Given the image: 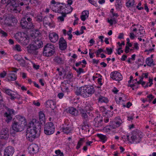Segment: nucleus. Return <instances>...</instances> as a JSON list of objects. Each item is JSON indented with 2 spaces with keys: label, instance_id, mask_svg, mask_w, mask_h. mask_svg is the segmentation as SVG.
<instances>
[{
  "label": "nucleus",
  "instance_id": "nucleus-1",
  "mask_svg": "<svg viewBox=\"0 0 156 156\" xmlns=\"http://www.w3.org/2000/svg\"><path fill=\"white\" fill-rule=\"evenodd\" d=\"M28 127L26 131V137L28 140L31 142L39 136L41 126L40 123L36 119H33L28 124Z\"/></svg>",
  "mask_w": 156,
  "mask_h": 156
},
{
  "label": "nucleus",
  "instance_id": "nucleus-2",
  "mask_svg": "<svg viewBox=\"0 0 156 156\" xmlns=\"http://www.w3.org/2000/svg\"><path fill=\"white\" fill-rule=\"evenodd\" d=\"M26 123L25 118L21 115H16L13 118L11 127L12 129L16 132L22 131Z\"/></svg>",
  "mask_w": 156,
  "mask_h": 156
},
{
  "label": "nucleus",
  "instance_id": "nucleus-3",
  "mask_svg": "<svg viewBox=\"0 0 156 156\" xmlns=\"http://www.w3.org/2000/svg\"><path fill=\"white\" fill-rule=\"evenodd\" d=\"M95 90L93 87L89 85L82 86L77 89L75 91L77 96L80 95L84 98L90 97L94 93Z\"/></svg>",
  "mask_w": 156,
  "mask_h": 156
},
{
  "label": "nucleus",
  "instance_id": "nucleus-4",
  "mask_svg": "<svg viewBox=\"0 0 156 156\" xmlns=\"http://www.w3.org/2000/svg\"><path fill=\"white\" fill-rule=\"evenodd\" d=\"M55 53L54 46L51 43L47 44L44 47L43 55L46 57H50Z\"/></svg>",
  "mask_w": 156,
  "mask_h": 156
},
{
  "label": "nucleus",
  "instance_id": "nucleus-5",
  "mask_svg": "<svg viewBox=\"0 0 156 156\" xmlns=\"http://www.w3.org/2000/svg\"><path fill=\"white\" fill-rule=\"evenodd\" d=\"M32 19L30 17H25L21 20L20 24L23 29H32L34 27L31 22Z\"/></svg>",
  "mask_w": 156,
  "mask_h": 156
},
{
  "label": "nucleus",
  "instance_id": "nucleus-6",
  "mask_svg": "<svg viewBox=\"0 0 156 156\" xmlns=\"http://www.w3.org/2000/svg\"><path fill=\"white\" fill-rule=\"evenodd\" d=\"M55 131L54 125L52 122H48L45 125L44 132L46 135H50L54 133Z\"/></svg>",
  "mask_w": 156,
  "mask_h": 156
},
{
  "label": "nucleus",
  "instance_id": "nucleus-7",
  "mask_svg": "<svg viewBox=\"0 0 156 156\" xmlns=\"http://www.w3.org/2000/svg\"><path fill=\"white\" fill-rule=\"evenodd\" d=\"M6 109L7 112L4 113V115L6 118V121L8 123L12 120V116L15 115V111L13 109L7 107H6Z\"/></svg>",
  "mask_w": 156,
  "mask_h": 156
},
{
  "label": "nucleus",
  "instance_id": "nucleus-8",
  "mask_svg": "<svg viewBox=\"0 0 156 156\" xmlns=\"http://www.w3.org/2000/svg\"><path fill=\"white\" fill-rule=\"evenodd\" d=\"M103 123L102 117L100 115L97 116L94 119V125L95 127L102 128V126H104Z\"/></svg>",
  "mask_w": 156,
  "mask_h": 156
},
{
  "label": "nucleus",
  "instance_id": "nucleus-9",
  "mask_svg": "<svg viewBox=\"0 0 156 156\" xmlns=\"http://www.w3.org/2000/svg\"><path fill=\"white\" fill-rule=\"evenodd\" d=\"M38 49L37 46L33 44H29L27 47V52L30 54L35 55L38 54V52L37 50Z\"/></svg>",
  "mask_w": 156,
  "mask_h": 156
},
{
  "label": "nucleus",
  "instance_id": "nucleus-10",
  "mask_svg": "<svg viewBox=\"0 0 156 156\" xmlns=\"http://www.w3.org/2000/svg\"><path fill=\"white\" fill-rule=\"evenodd\" d=\"M110 77L113 80L116 81L121 80L122 79L121 74L116 71L112 72L110 74Z\"/></svg>",
  "mask_w": 156,
  "mask_h": 156
},
{
  "label": "nucleus",
  "instance_id": "nucleus-11",
  "mask_svg": "<svg viewBox=\"0 0 156 156\" xmlns=\"http://www.w3.org/2000/svg\"><path fill=\"white\" fill-rule=\"evenodd\" d=\"M141 140V138L140 137L138 134L133 133L131 136L129 142L131 144L137 143H139Z\"/></svg>",
  "mask_w": 156,
  "mask_h": 156
},
{
  "label": "nucleus",
  "instance_id": "nucleus-12",
  "mask_svg": "<svg viewBox=\"0 0 156 156\" xmlns=\"http://www.w3.org/2000/svg\"><path fill=\"white\" fill-rule=\"evenodd\" d=\"M0 137L2 139H7L9 136V129L6 127L3 128L1 130Z\"/></svg>",
  "mask_w": 156,
  "mask_h": 156
},
{
  "label": "nucleus",
  "instance_id": "nucleus-13",
  "mask_svg": "<svg viewBox=\"0 0 156 156\" xmlns=\"http://www.w3.org/2000/svg\"><path fill=\"white\" fill-rule=\"evenodd\" d=\"M3 91L4 92L11 97L10 98L12 100H14L17 98L18 94L14 92V93H12L13 91L9 89L5 88L3 89Z\"/></svg>",
  "mask_w": 156,
  "mask_h": 156
},
{
  "label": "nucleus",
  "instance_id": "nucleus-14",
  "mask_svg": "<svg viewBox=\"0 0 156 156\" xmlns=\"http://www.w3.org/2000/svg\"><path fill=\"white\" fill-rule=\"evenodd\" d=\"M14 152V149L12 146H8L4 150L5 156H12Z\"/></svg>",
  "mask_w": 156,
  "mask_h": 156
},
{
  "label": "nucleus",
  "instance_id": "nucleus-15",
  "mask_svg": "<svg viewBox=\"0 0 156 156\" xmlns=\"http://www.w3.org/2000/svg\"><path fill=\"white\" fill-rule=\"evenodd\" d=\"M59 47L62 50H64L67 48V43L66 41L64 39L63 37H61L59 41Z\"/></svg>",
  "mask_w": 156,
  "mask_h": 156
},
{
  "label": "nucleus",
  "instance_id": "nucleus-16",
  "mask_svg": "<svg viewBox=\"0 0 156 156\" xmlns=\"http://www.w3.org/2000/svg\"><path fill=\"white\" fill-rule=\"evenodd\" d=\"M28 150L30 152L33 153H36L39 150L38 146L35 144H33L30 145L28 147Z\"/></svg>",
  "mask_w": 156,
  "mask_h": 156
},
{
  "label": "nucleus",
  "instance_id": "nucleus-17",
  "mask_svg": "<svg viewBox=\"0 0 156 156\" xmlns=\"http://www.w3.org/2000/svg\"><path fill=\"white\" fill-rule=\"evenodd\" d=\"M62 4L63 5H60V3L58 2L57 4L56 5L57 7V12L61 14H65L66 5L63 3Z\"/></svg>",
  "mask_w": 156,
  "mask_h": 156
},
{
  "label": "nucleus",
  "instance_id": "nucleus-18",
  "mask_svg": "<svg viewBox=\"0 0 156 156\" xmlns=\"http://www.w3.org/2000/svg\"><path fill=\"white\" fill-rule=\"evenodd\" d=\"M69 80L64 81L62 83L61 88L62 91L67 92L69 90V87H70V84L68 83Z\"/></svg>",
  "mask_w": 156,
  "mask_h": 156
},
{
  "label": "nucleus",
  "instance_id": "nucleus-19",
  "mask_svg": "<svg viewBox=\"0 0 156 156\" xmlns=\"http://www.w3.org/2000/svg\"><path fill=\"white\" fill-rule=\"evenodd\" d=\"M49 37L50 40L52 42L55 43L56 42L58 39V35L55 32L50 33Z\"/></svg>",
  "mask_w": 156,
  "mask_h": 156
},
{
  "label": "nucleus",
  "instance_id": "nucleus-20",
  "mask_svg": "<svg viewBox=\"0 0 156 156\" xmlns=\"http://www.w3.org/2000/svg\"><path fill=\"white\" fill-rule=\"evenodd\" d=\"M19 5L21 6L25 5V7L26 10L29 11V9H30L31 4L30 0H23L22 2L19 3Z\"/></svg>",
  "mask_w": 156,
  "mask_h": 156
},
{
  "label": "nucleus",
  "instance_id": "nucleus-21",
  "mask_svg": "<svg viewBox=\"0 0 156 156\" xmlns=\"http://www.w3.org/2000/svg\"><path fill=\"white\" fill-rule=\"evenodd\" d=\"M61 130L65 133L68 134L71 131V126L70 125H64L61 128Z\"/></svg>",
  "mask_w": 156,
  "mask_h": 156
},
{
  "label": "nucleus",
  "instance_id": "nucleus-22",
  "mask_svg": "<svg viewBox=\"0 0 156 156\" xmlns=\"http://www.w3.org/2000/svg\"><path fill=\"white\" fill-rule=\"evenodd\" d=\"M47 107H50L52 110H54L56 107V103L52 100H48L46 102Z\"/></svg>",
  "mask_w": 156,
  "mask_h": 156
},
{
  "label": "nucleus",
  "instance_id": "nucleus-23",
  "mask_svg": "<svg viewBox=\"0 0 156 156\" xmlns=\"http://www.w3.org/2000/svg\"><path fill=\"white\" fill-rule=\"evenodd\" d=\"M33 44L37 46L38 48L42 47L43 44L42 41L40 39H39V37H36V39H34V41Z\"/></svg>",
  "mask_w": 156,
  "mask_h": 156
},
{
  "label": "nucleus",
  "instance_id": "nucleus-24",
  "mask_svg": "<svg viewBox=\"0 0 156 156\" xmlns=\"http://www.w3.org/2000/svg\"><path fill=\"white\" fill-rule=\"evenodd\" d=\"M80 112L81 117L83 119H88V116L87 114H89L90 112L86 111L83 109H81L80 110Z\"/></svg>",
  "mask_w": 156,
  "mask_h": 156
},
{
  "label": "nucleus",
  "instance_id": "nucleus-25",
  "mask_svg": "<svg viewBox=\"0 0 156 156\" xmlns=\"http://www.w3.org/2000/svg\"><path fill=\"white\" fill-rule=\"evenodd\" d=\"M53 61L59 65L63 64L64 63V59L59 56L55 57L53 59Z\"/></svg>",
  "mask_w": 156,
  "mask_h": 156
},
{
  "label": "nucleus",
  "instance_id": "nucleus-26",
  "mask_svg": "<svg viewBox=\"0 0 156 156\" xmlns=\"http://www.w3.org/2000/svg\"><path fill=\"white\" fill-rule=\"evenodd\" d=\"M27 36L24 33H20V35L19 34L18 38L20 39L19 41L21 42L23 41H25L26 43V41H27Z\"/></svg>",
  "mask_w": 156,
  "mask_h": 156
},
{
  "label": "nucleus",
  "instance_id": "nucleus-27",
  "mask_svg": "<svg viewBox=\"0 0 156 156\" xmlns=\"http://www.w3.org/2000/svg\"><path fill=\"white\" fill-rule=\"evenodd\" d=\"M68 112L70 114L75 116H77L78 115V111L74 107L69 108Z\"/></svg>",
  "mask_w": 156,
  "mask_h": 156
},
{
  "label": "nucleus",
  "instance_id": "nucleus-28",
  "mask_svg": "<svg viewBox=\"0 0 156 156\" xmlns=\"http://www.w3.org/2000/svg\"><path fill=\"white\" fill-rule=\"evenodd\" d=\"M39 115L40 122H39L40 123V125H41V124L43 122H44L45 121V115L41 111L39 113Z\"/></svg>",
  "mask_w": 156,
  "mask_h": 156
},
{
  "label": "nucleus",
  "instance_id": "nucleus-29",
  "mask_svg": "<svg viewBox=\"0 0 156 156\" xmlns=\"http://www.w3.org/2000/svg\"><path fill=\"white\" fill-rule=\"evenodd\" d=\"M8 81H14L17 79L16 76L14 73H9L7 75Z\"/></svg>",
  "mask_w": 156,
  "mask_h": 156
},
{
  "label": "nucleus",
  "instance_id": "nucleus-30",
  "mask_svg": "<svg viewBox=\"0 0 156 156\" xmlns=\"http://www.w3.org/2000/svg\"><path fill=\"white\" fill-rule=\"evenodd\" d=\"M9 4H10V6L13 7H17L19 5V4L17 3V0H9Z\"/></svg>",
  "mask_w": 156,
  "mask_h": 156
},
{
  "label": "nucleus",
  "instance_id": "nucleus-31",
  "mask_svg": "<svg viewBox=\"0 0 156 156\" xmlns=\"http://www.w3.org/2000/svg\"><path fill=\"white\" fill-rule=\"evenodd\" d=\"M121 124V123L119 122H114V123L113 124V125H110L109 127L110 128H108V129L109 130H111L112 129H114L116 128L117 127H118Z\"/></svg>",
  "mask_w": 156,
  "mask_h": 156
},
{
  "label": "nucleus",
  "instance_id": "nucleus-32",
  "mask_svg": "<svg viewBox=\"0 0 156 156\" xmlns=\"http://www.w3.org/2000/svg\"><path fill=\"white\" fill-rule=\"evenodd\" d=\"M88 119H83V124L82 127V129H85V128H89V126L88 124Z\"/></svg>",
  "mask_w": 156,
  "mask_h": 156
},
{
  "label": "nucleus",
  "instance_id": "nucleus-33",
  "mask_svg": "<svg viewBox=\"0 0 156 156\" xmlns=\"http://www.w3.org/2000/svg\"><path fill=\"white\" fill-rule=\"evenodd\" d=\"M146 62L148 66H154L155 65L154 63H153V59L150 58H147L146 59Z\"/></svg>",
  "mask_w": 156,
  "mask_h": 156
},
{
  "label": "nucleus",
  "instance_id": "nucleus-34",
  "mask_svg": "<svg viewBox=\"0 0 156 156\" xmlns=\"http://www.w3.org/2000/svg\"><path fill=\"white\" fill-rule=\"evenodd\" d=\"M98 100V101L101 103L104 102L107 103L108 101L107 98L102 96H100Z\"/></svg>",
  "mask_w": 156,
  "mask_h": 156
},
{
  "label": "nucleus",
  "instance_id": "nucleus-35",
  "mask_svg": "<svg viewBox=\"0 0 156 156\" xmlns=\"http://www.w3.org/2000/svg\"><path fill=\"white\" fill-rule=\"evenodd\" d=\"M73 77V75L72 73L68 72L66 73L64 76L63 78L66 79H70Z\"/></svg>",
  "mask_w": 156,
  "mask_h": 156
},
{
  "label": "nucleus",
  "instance_id": "nucleus-36",
  "mask_svg": "<svg viewBox=\"0 0 156 156\" xmlns=\"http://www.w3.org/2000/svg\"><path fill=\"white\" fill-rule=\"evenodd\" d=\"M134 0H129V1L126 3V5L127 7H134Z\"/></svg>",
  "mask_w": 156,
  "mask_h": 156
},
{
  "label": "nucleus",
  "instance_id": "nucleus-37",
  "mask_svg": "<svg viewBox=\"0 0 156 156\" xmlns=\"http://www.w3.org/2000/svg\"><path fill=\"white\" fill-rule=\"evenodd\" d=\"M93 108L91 105L89 104H86L85 107V110L88 112L91 111L93 110Z\"/></svg>",
  "mask_w": 156,
  "mask_h": 156
},
{
  "label": "nucleus",
  "instance_id": "nucleus-38",
  "mask_svg": "<svg viewBox=\"0 0 156 156\" xmlns=\"http://www.w3.org/2000/svg\"><path fill=\"white\" fill-rule=\"evenodd\" d=\"M84 138H80V140L78 142L77 146L76 147V149H79L80 146L83 144V143L84 142Z\"/></svg>",
  "mask_w": 156,
  "mask_h": 156
},
{
  "label": "nucleus",
  "instance_id": "nucleus-39",
  "mask_svg": "<svg viewBox=\"0 0 156 156\" xmlns=\"http://www.w3.org/2000/svg\"><path fill=\"white\" fill-rule=\"evenodd\" d=\"M97 135L101 140H103V142H105L106 140V136H105L101 134H98Z\"/></svg>",
  "mask_w": 156,
  "mask_h": 156
},
{
  "label": "nucleus",
  "instance_id": "nucleus-40",
  "mask_svg": "<svg viewBox=\"0 0 156 156\" xmlns=\"http://www.w3.org/2000/svg\"><path fill=\"white\" fill-rule=\"evenodd\" d=\"M115 5L117 9H120L122 7L120 0H116Z\"/></svg>",
  "mask_w": 156,
  "mask_h": 156
},
{
  "label": "nucleus",
  "instance_id": "nucleus-41",
  "mask_svg": "<svg viewBox=\"0 0 156 156\" xmlns=\"http://www.w3.org/2000/svg\"><path fill=\"white\" fill-rule=\"evenodd\" d=\"M65 11V14L66 15L67 14L70 13L73 11V8L71 6H69L68 8H66Z\"/></svg>",
  "mask_w": 156,
  "mask_h": 156
},
{
  "label": "nucleus",
  "instance_id": "nucleus-42",
  "mask_svg": "<svg viewBox=\"0 0 156 156\" xmlns=\"http://www.w3.org/2000/svg\"><path fill=\"white\" fill-rule=\"evenodd\" d=\"M32 34V36L33 37L34 36V38H35L34 39H36V37H38V36L41 35V33L38 31H36V32L34 33H33Z\"/></svg>",
  "mask_w": 156,
  "mask_h": 156
},
{
  "label": "nucleus",
  "instance_id": "nucleus-43",
  "mask_svg": "<svg viewBox=\"0 0 156 156\" xmlns=\"http://www.w3.org/2000/svg\"><path fill=\"white\" fill-rule=\"evenodd\" d=\"M0 34L1 35V36L3 37H6L8 35L7 33L2 30L0 29Z\"/></svg>",
  "mask_w": 156,
  "mask_h": 156
},
{
  "label": "nucleus",
  "instance_id": "nucleus-44",
  "mask_svg": "<svg viewBox=\"0 0 156 156\" xmlns=\"http://www.w3.org/2000/svg\"><path fill=\"white\" fill-rule=\"evenodd\" d=\"M18 62L20 63V65L22 66H24L26 65L25 60L22 58L19 59V61Z\"/></svg>",
  "mask_w": 156,
  "mask_h": 156
},
{
  "label": "nucleus",
  "instance_id": "nucleus-45",
  "mask_svg": "<svg viewBox=\"0 0 156 156\" xmlns=\"http://www.w3.org/2000/svg\"><path fill=\"white\" fill-rule=\"evenodd\" d=\"M122 138L123 139V141L125 142L127 140V141H129L130 140L129 137L128 135H126V136L124 135L122 136Z\"/></svg>",
  "mask_w": 156,
  "mask_h": 156
},
{
  "label": "nucleus",
  "instance_id": "nucleus-46",
  "mask_svg": "<svg viewBox=\"0 0 156 156\" xmlns=\"http://www.w3.org/2000/svg\"><path fill=\"white\" fill-rule=\"evenodd\" d=\"M62 15L61 16H59L58 17V19L60 20L61 21H63L64 20V17L66 16V15L65 14H62Z\"/></svg>",
  "mask_w": 156,
  "mask_h": 156
},
{
  "label": "nucleus",
  "instance_id": "nucleus-47",
  "mask_svg": "<svg viewBox=\"0 0 156 156\" xmlns=\"http://www.w3.org/2000/svg\"><path fill=\"white\" fill-rule=\"evenodd\" d=\"M17 7H12L11 8V10H12V11L16 13H17L18 12H19L20 11L19 10L17 9Z\"/></svg>",
  "mask_w": 156,
  "mask_h": 156
},
{
  "label": "nucleus",
  "instance_id": "nucleus-48",
  "mask_svg": "<svg viewBox=\"0 0 156 156\" xmlns=\"http://www.w3.org/2000/svg\"><path fill=\"white\" fill-rule=\"evenodd\" d=\"M106 49L107 51L108 55H111L112 52V48L109 49L108 48H106Z\"/></svg>",
  "mask_w": 156,
  "mask_h": 156
},
{
  "label": "nucleus",
  "instance_id": "nucleus-49",
  "mask_svg": "<svg viewBox=\"0 0 156 156\" xmlns=\"http://www.w3.org/2000/svg\"><path fill=\"white\" fill-rule=\"evenodd\" d=\"M15 49L18 51H21L20 46L19 45L16 44L15 45Z\"/></svg>",
  "mask_w": 156,
  "mask_h": 156
},
{
  "label": "nucleus",
  "instance_id": "nucleus-50",
  "mask_svg": "<svg viewBox=\"0 0 156 156\" xmlns=\"http://www.w3.org/2000/svg\"><path fill=\"white\" fill-rule=\"evenodd\" d=\"M77 75H80L82 73H83L84 71L83 69L82 68H79V69H78V71H77Z\"/></svg>",
  "mask_w": 156,
  "mask_h": 156
},
{
  "label": "nucleus",
  "instance_id": "nucleus-51",
  "mask_svg": "<svg viewBox=\"0 0 156 156\" xmlns=\"http://www.w3.org/2000/svg\"><path fill=\"white\" fill-rule=\"evenodd\" d=\"M36 21L38 22H41L42 21V18L41 16L37 17L36 18Z\"/></svg>",
  "mask_w": 156,
  "mask_h": 156
},
{
  "label": "nucleus",
  "instance_id": "nucleus-52",
  "mask_svg": "<svg viewBox=\"0 0 156 156\" xmlns=\"http://www.w3.org/2000/svg\"><path fill=\"white\" fill-rule=\"evenodd\" d=\"M6 75V72L5 71H3L0 74V76L1 78H4Z\"/></svg>",
  "mask_w": 156,
  "mask_h": 156
},
{
  "label": "nucleus",
  "instance_id": "nucleus-53",
  "mask_svg": "<svg viewBox=\"0 0 156 156\" xmlns=\"http://www.w3.org/2000/svg\"><path fill=\"white\" fill-rule=\"evenodd\" d=\"M99 110L101 112H106V109L103 106L99 108Z\"/></svg>",
  "mask_w": 156,
  "mask_h": 156
},
{
  "label": "nucleus",
  "instance_id": "nucleus-54",
  "mask_svg": "<svg viewBox=\"0 0 156 156\" xmlns=\"http://www.w3.org/2000/svg\"><path fill=\"white\" fill-rule=\"evenodd\" d=\"M88 1L96 7L97 6V3L94 1V0H89Z\"/></svg>",
  "mask_w": 156,
  "mask_h": 156
},
{
  "label": "nucleus",
  "instance_id": "nucleus-55",
  "mask_svg": "<svg viewBox=\"0 0 156 156\" xmlns=\"http://www.w3.org/2000/svg\"><path fill=\"white\" fill-rule=\"evenodd\" d=\"M82 14L83 15H85V16L88 17L89 14V12L87 11H84L83 12Z\"/></svg>",
  "mask_w": 156,
  "mask_h": 156
},
{
  "label": "nucleus",
  "instance_id": "nucleus-56",
  "mask_svg": "<svg viewBox=\"0 0 156 156\" xmlns=\"http://www.w3.org/2000/svg\"><path fill=\"white\" fill-rule=\"evenodd\" d=\"M147 98H149L150 101H151L154 98V97L152 94H150L147 96Z\"/></svg>",
  "mask_w": 156,
  "mask_h": 156
},
{
  "label": "nucleus",
  "instance_id": "nucleus-57",
  "mask_svg": "<svg viewBox=\"0 0 156 156\" xmlns=\"http://www.w3.org/2000/svg\"><path fill=\"white\" fill-rule=\"evenodd\" d=\"M86 29V28L85 26H82L80 29L81 32H80V34H83L84 33L83 30H85Z\"/></svg>",
  "mask_w": 156,
  "mask_h": 156
},
{
  "label": "nucleus",
  "instance_id": "nucleus-58",
  "mask_svg": "<svg viewBox=\"0 0 156 156\" xmlns=\"http://www.w3.org/2000/svg\"><path fill=\"white\" fill-rule=\"evenodd\" d=\"M33 68L35 69H38L39 68L40 66L39 65H36L35 63H33Z\"/></svg>",
  "mask_w": 156,
  "mask_h": 156
},
{
  "label": "nucleus",
  "instance_id": "nucleus-59",
  "mask_svg": "<svg viewBox=\"0 0 156 156\" xmlns=\"http://www.w3.org/2000/svg\"><path fill=\"white\" fill-rule=\"evenodd\" d=\"M52 10L55 12H57V7H56V5H53V7L52 8Z\"/></svg>",
  "mask_w": 156,
  "mask_h": 156
},
{
  "label": "nucleus",
  "instance_id": "nucleus-60",
  "mask_svg": "<svg viewBox=\"0 0 156 156\" xmlns=\"http://www.w3.org/2000/svg\"><path fill=\"white\" fill-rule=\"evenodd\" d=\"M9 0H2V3L3 4H7V5L9 4Z\"/></svg>",
  "mask_w": 156,
  "mask_h": 156
},
{
  "label": "nucleus",
  "instance_id": "nucleus-61",
  "mask_svg": "<svg viewBox=\"0 0 156 156\" xmlns=\"http://www.w3.org/2000/svg\"><path fill=\"white\" fill-rule=\"evenodd\" d=\"M14 58L16 60H17L18 61V62H19V59H20L21 58H20V56L19 55H14Z\"/></svg>",
  "mask_w": 156,
  "mask_h": 156
},
{
  "label": "nucleus",
  "instance_id": "nucleus-62",
  "mask_svg": "<svg viewBox=\"0 0 156 156\" xmlns=\"http://www.w3.org/2000/svg\"><path fill=\"white\" fill-rule=\"evenodd\" d=\"M33 104L35 105L39 106L40 105V103L39 102H37L35 101H33Z\"/></svg>",
  "mask_w": 156,
  "mask_h": 156
},
{
  "label": "nucleus",
  "instance_id": "nucleus-63",
  "mask_svg": "<svg viewBox=\"0 0 156 156\" xmlns=\"http://www.w3.org/2000/svg\"><path fill=\"white\" fill-rule=\"evenodd\" d=\"M58 97L59 98H62L64 96V94L62 93H59L58 94Z\"/></svg>",
  "mask_w": 156,
  "mask_h": 156
},
{
  "label": "nucleus",
  "instance_id": "nucleus-64",
  "mask_svg": "<svg viewBox=\"0 0 156 156\" xmlns=\"http://www.w3.org/2000/svg\"><path fill=\"white\" fill-rule=\"evenodd\" d=\"M127 56L126 55H123L122 56L121 59L122 61H124L126 60Z\"/></svg>",
  "mask_w": 156,
  "mask_h": 156
}]
</instances>
